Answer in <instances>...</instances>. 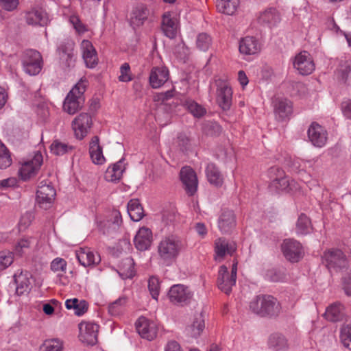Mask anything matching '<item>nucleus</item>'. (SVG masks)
<instances>
[{
	"label": "nucleus",
	"instance_id": "19",
	"mask_svg": "<svg viewBox=\"0 0 351 351\" xmlns=\"http://www.w3.org/2000/svg\"><path fill=\"white\" fill-rule=\"evenodd\" d=\"M75 255L80 264L84 267H94L101 261L99 254L89 247L80 248Z\"/></svg>",
	"mask_w": 351,
	"mask_h": 351
},
{
	"label": "nucleus",
	"instance_id": "23",
	"mask_svg": "<svg viewBox=\"0 0 351 351\" xmlns=\"http://www.w3.org/2000/svg\"><path fill=\"white\" fill-rule=\"evenodd\" d=\"M258 23L268 27L277 26L281 21V15L278 10L269 8L260 13Z\"/></svg>",
	"mask_w": 351,
	"mask_h": 351
},
{
	"label": "nucleus",
	"instance_id": "39",
	"mask_svg": "<svg viewBox=\"0 0 351 351\" xmlns=\"http://www.w3.org/2000/svg\"><path fill=\"white\" fill-rule=\"evenodd\" d=\"M313 229L310 219L304 214H301L295 225V232L298 235H306L311 232Z\"/></svg>",
	"mask_w": 351,
	"mask_h": 351
},
{
	"label": "nucleus",
	"instance_id": "35",
	"mask_svg": "<svg viewBox=\"0 0 351 351\" xmlns=\"http://www.w3.org/2000/svg\"><path fill=\"white\" fill-rule=\"evenodd\" d=\"M125 170L122 160H120L112 166H110L105 172V179L108 182L119 180Z\"/></svg>",
	"mask_w": 351,
	"mask_h": 351
},
{
	"label": "nucleus",
	"instance_id": "17",
	"mask_svg": "<svg viewBox=\"0 0 351 351\" xmlns=\"http://www.w3.org/2000/svg\"><path fill=\"white\" fill-rule=\"evenodd\" d=\"M236 280L237 278L230 274L226 266L221 265L219 267L217 284L221 291L227 295L230 294L236 284Z\"/></svg>",
	"mask_w": 351,
	"mask_h": 351
},
{
	"label": "nucleus",
	"instance_id": "11",
	"mask_svg": "<svg viewBox=\"0 0 351 351\" xmlns=\"http://www.w3.org/2000/svg\"><path fill=\"white\" fill-rule=\"evenodd\" d=\"M285 257L292 263L298 262L303 256V250L300 242L293 239L284 240L281 245Z\"/></svg>",
	"mask_w": 351,
	"mask_h": 351
},
{
	"label": "nucleus",
	"instance_id": "30",
	"mask_svg": "<svg viewBox=\"0 0 351 351\" xmlns=\"http://www.w3.org/2000/svg\"><path fill=\"white\" fill-rule=\"evenodd\" d=\"M261 50V45L258 39L253 36H246L239 43V51L245 55H254Z\"/></svg>",
	"mask_w": 351,
	"mask_h": 351
},
{
	"label": "nucleus",
	"instance_id": "20",
	"mask_svg": "<svg viewBox=\"0 0 351 351\" xmlns=\"http://www.w3.org/2000/svg\"><path fill=\"white\" fill-rule=\"evenodd\" d=\"M308 136L314 146L322 147L326 143L328 133L322 125L313 123L308 130Z\"/></svg>",
	"mask_w": 351,
	"mask_h": 351
},
{
	"label": "nucleus",
	"instance_id": "56",
	"mask_svg": "<svg viewBox=\"0 0 351 351\" xmlns=\"http://www.w3.org/2000/svg\"><path fill=\"white\" fill-rule=\"evenodd\" d=\"M66 261L62 258H55L51 263V269L54 272L65 273L66 269Z\"/></svg>",
	"mask_w": 351,
	"mask_h": 351
},
{
	"label": "nucleus",
	"instance_id": "62",
	"mask_svg": "<svg viewBox=\"0 0 351 351\" xmlns=\"http://www.w3.org/2000/svg\"><path fill=\"white\" fill-rule=\"evenodd\" d=\"M165 351H182V350L178 342L170 341L166 345Z\"/></svg>",
	"mask_w": 351,
	"mask_h": 351
},
{
	"label": "nucleus",
	"instance_id": "13",
	"mask_svg": "<svg viewBox=\"0 0 351 351\" xmlns=\"http://www.w3.org/2000/svg\"><path fill=\"white\" fill-rule=\"evenodd\" d=\"M293 65L302 75L311 74L315 69V64L311 55L306 51L297 54L293 60Z\"/></svg>",
	"mask_w": 351,
	"mask_h": 351
},
{
	"label": "nucleus",
	"instance_id": "48",
	"mask_svg": "<svg viewBox=\"0 0 351 351\" xmlns=\"http://www.w3.org/2000/svg\"><path fill=\"white\" fill-rule=\"evenodd\" d=\"M212 43L210 36L206 33H201L198 34L196 39V47L198 49L202 51H206Z\"/></svg>",
	"mask_w": 351,
	"mask_h": 351
},
{
	"label": "nucleus",
	"instance_id": "45",
	"mask_svg": "<svg viewBox=\"0 0 351 351\" xmlns=\"http://www.w3.org/2000/svg\"><path fill=\"white\" fill-rule=\"evenodd\" d=\"M127 303V298L125 296L120 297L114 302L110 304L108 311L112 315H118L124 310Z\"/></svg>",
	"mask_w": 351,
	"mask_h": 351
},
{
	"label": "nucleus",
	"instance_id": "58",
	"mask_svg": "<svg viewBox=\"0 0 351 351\" xmlns=\"http://www.w3.org/2000/svg\"><path fill=\"white\" fill-rule=\"evenodd\" d=\"M2 8L8 12L16 10L19 4V0H0Z\"/></svg>",
	"mask_w": 351,
	"mask_h": 351
},
{
	"label": "nucleus",
	"instance_id": "29",
	"mask_svg": "<svg viewBox=\"0 0 351 351\" xmlns=\"http://www.w3.org/2000/svg\"><path fill=\"white\" fill-rule=\"evenodd\" d=\"M88 151L90 157L93 163L96 165H102L106 162V158L103 154V148L100 145L99 136H94L90 138Z\"/></svg>",
	"mask_w": 351,
	"mask_h": 351
},
{
	"label": "nucleus",
	"instance_id": "53",
	"mask_svg": "<svg viewBox=\"0 0 351 351\" xmlns=\"http://www.w3.org/2000/svg\"><path fill=\"white\" fill-rule=\"evenodd\" d=\"M15 281L17 284V293L22 294L30 289L31 282L25 275L21 274L15 279Z\"/></svg>",
	"mask_w": 351,
	"mask_h": 351
},
{
	"label": "nucleus",
	"instance_id": "49",
	"mask_svg": "<svg viewBox=\"0 0 351 351\" xmlns=\"http://www.w3.org/2000/svg\"><path fill=\"white\" fill-rule=\"evenodd\" d=\"M350 71V66L348 62L341 64L335 73L337 80L341 83H346Z\"/></svg>",
	"mask_w": 351,
	"mask_h": 351
},
{
	"label": "nucleus",
	"instance_id": "43",
	"mask_svg": "<svg viewBox=\"0 0 351 351\" xmlns=\"http://www.w3.org/2000/svg\"><path fill=\"white\" fill-rule=\"evenodd\" d=\"M35 243V239L32 237H24L20 239L14 246L15 253L22 255Z\"/></svg>",
	"mask_w": 351,
	"mask_h": 351
},
{
	"label": "nucleus",
	"instance_id": "59",
	"mask_svg": "<svg viewBox=\"0 0 351 351\" xmlns=\"http://www.w3.org/2000/svg\"><path fill=\"white\" fill-rule=\"evenodd\" d=\"M33 215L31 213H25L21 218L19 221L20 229H25L33 220Z\"/></svg>",
	"mask_w": 351,
	"mask_h": 351
},
{
	"label": "nucleus",
	"instance_id": "10",
	"mask_svg": "<svg viewBox=\"0 0 351 351\" xmlns=\"http://www.w3.org/2000/svg\"><path fill=\"white\" fill-rule=\"evenodd\" d=\"M271 180L269 187L276 191L287 190L289 179L285 176L284 171L278 167H272L267 171Z\"/></svg>",
	"mask_w": 351,
	"mask_h": 351
},
{
	"label": "nucleus",
	"instance_id": "64",
	"mask_svg": "<svg viewBox=\"0 0 351 351\" xmlns=\"http://www.w3.org/2000/svg\"><path fill=\"white\" fill-rule=\"evenodd\" d=\"M178 144L182 149H186L189 145V139L184 135H180L178 136Z\"/></svg>",
	"mask_w": 351,
	"mask_h": 351
},
{
	"label": "nucleus",
	"instance_id": "50",
	"mask_svg": "<svg viewBox=\"0 0 351 351\" xmlns=\"http://www.w3.org/2000/svg\"><path fill=\"white\" fill-rule=\"evenodd\" d=\"M185 106L187 110L196 117H200L205 113V109L193 100H186L185 101Z\"/></svg>",
	"mask_w": 351,
	"mask_h": 351
},
{
	"label": "nucleus",
	"instance_id": "54",
	"mask_svg": "<svg viewBox=\"0 0 351 351\" xmlns=\"http://www.w3.org/2000/svg\"><path fill=\"white\" fill-rule=\"evenodd\" d=\"M69 22L73 25L76 33L79 35L84 34L88 31V27L79 19L77 16L72 15L69 18Z\"/></svg>",
	"mask_w": 351,
	"mask_h": 351
},
{
	"label": "nucleus",
	"instance_id": "8",
	"mask_svg": "<svg viewBox=\"0 0 351 351\" xmlns=\"http://www.w3.org/2000/svg\"><path fill=\"white\" fill-rule=\"evenodd\" d=\"M193 293L189 287L177 284L173 285L168 293V297L171 302L174 304L184 306L189 303Z\"/></svg>",
	"mask_w": 351,
	"mask_h": 351
},
{
	"label": "nucleus",
	"instance_id": "9",
	"mask_svg": "<svg viewBox=\"0 0 351 351\" xmlns=\"http://www.w3.org/2000/svg\"><path fill=\"white\" fill-rule=\"evenodd\" d=\"M322 260L330 270H337L344 268L347 265L346 256L340 250L332 249L325 252Z\"/></svg>",
	"mask_w": 351,
	"mask_h": 351
},
{
	"label": "nucleus",
	"instance_id": "31",
	"mask_svg": "<svg viewBox=\"0 0 351 351\" xmlns=\"http://www.w3.org/2000/svg\"><path fill=\"white\" fill-rule=\"evenodd\" d=\"M267 346L271 351H288L290 347L287 338L280 333L271 335L268 339Z\"/></svg>",
	"mask_w": 351,
	"mask_h": 351
},
{
	"label": "nucleus",
	"instance_id": "32",
	"mask_svg": "<svg viewBox=\"0 0 351 351\" xmlns=\"http://www.w3.org/2000/svg\"><path fill=\"white\" fill-rule=\"evenodd\" d=\"M236 225V219L232 210H223L218 222L219 229L222 232L226 233L230 231Z\"/></svg>",
	"mask_w": 351,
	"mask_h": 351
},
{
	"label": "nucleus",
	"instance_id": "18",
	"mask_svg": "<svg viewBox=\"0 0 351 351\" xmlns=\"http://www.w3.org/2000/svg\"><path fill=\"white\" fill-rule=\"evenodd\" d=\"M180 179L189 195H193L197 189L198 181L195 172L189 167H184L180 171Z\"/></svg>",
	"mask_w": 351,
	"mask_h": 351
},
{
	"label": "nucleus",
	"instance_id": "46",
	"mask_svg": "<svg viewBox=\"0 0 351 351\" xmlns=\"http://www.w3.org/2000/svg\"><path fill=\"white\" fill-rule=\"evenodd\" d=\"M12 164V158L9 150L0 141V169H6Z\"/></svg>",
	"mask_w": 351,
	"mask_h": 351
},
{
	"label": "nucleus",
	"instance_id": "63",
	"mask_svg": "<svg viewBox=\"0 0 351 351\" xmlns=\"http://www.w3.org/2000/svg\"><path fill=\"white\" fill-rule=\"evenodd\" d=\"M343 288L346 295L351 296V276L344 278Z\"/></svg>",
	"mask_w": 351,
	"mask_h": 351
},
{
	"label": "nucleus",
	"instance_id": "42",
	"mask_svg": "<svg viewBox=\"0 0 351 351\" xmlns=\"http://www.w3.org/2000/svg\"><path fill=\"white\" fill-rule=\"evenodd\" d=\"M134 261L132 258H126L122 261L119 266V274L123 279L132 278L135 275Z\"/></svg>",
	"mask_w": 351,
	"mask_h": 351
},
{
	"label": "nucleus",
	"instance_id": "24",
	"mask_svg": "<svg viewBox=\"0 0 351 351\" xmlns=\"http://www.w3.org/2000/svg\"><path fill=\"white\" fill-rule=\"evenodd\" d=\"M122 223V218L119 210H114L110 214L109 219L100 221L98 223V227L104 234H110L112 231H116Z\"/></svg>",
	"mask_w": 351,
	"mask_h": 351
},
{
	"label": "nucleus",
	"instance_id": "28",
	"mask_svg": "<svg viewBox=\"0 0 351 351\" xmlns=\"http://www.w3.org/2000/svg\"><path fill=\"white\" fill-rule=\"evenodd\" d=\"M169 71L166 67L156 66L149 74V84L153 88L162 86L169 79Z\"/></svg>",
	"mask_w": 351,
	"mask_h": 351
},
{
	"label": "nucleus",
	"instance_id": "52",
	"mask_svg": "<svg viewBox=\"0 0 351 351\" xmlns=\"http://www.w3.org/2000/svg\"><path fill=\"white\" fill-rule=\"evenodd\" d=\"M148 289L152 298L158 300L160 289V282L158 278L156 276L149 278L148 280Z\"/></svg>",
	"mask_w": 351,
	"mask_h": 351
},
{
	"label": "nucleus",
	"instance_id": "3",
	"mask_svg": "<svg viewBox=\"0 0 351 351\" xmlns=\"http://www.w3.org/2000/svg\"><path fill=\"white\" fill-rule=\"evenodd\" d=\"M250 308L261 316H274L279 312V303L271 295H259L251 301Z\"/></svg>",
	"mask_w": 351,
	"mask_h": 351
},
{
	"label": "nucleus",
	"instance_id": "38",
	"mask_svg": "<svg viewBox=\"0 0 351 351\" xmlns=\"http://www.w3.org/2000/svg\"><path fill=\"white\" fill-rule=\"evenodd\" d=\"M128 213L134 221H139L144 215L143 207L136 199H131L128 202Z\"/></svg>",
	"mask_w": 351,
	"mask_h": 351
},
{
	"label": "nucleus",
	"instance_id": "25",
	"mask_svg": "<svg viewBox=\"0 0 351 351\" xmlns=\"http://www.w3.org/2000/svg\"><path fill=\"white\" fill-rule=\"evenodd\" d=\"M80 48L86 66L94 68L98 63V58L97 51L91 42L88 40H82Z\"/></svg>",
	"mask_w": 351,
	"mask_h": 351
},
{
	"label": "nucleus",
	"instance_id": "36",
	"mask_svg": "<svg viewBox=\"0 0 351 351\" xmlns=\"http://www.w3.org/2000/svg\"><path fill=\"white\" fill-rule=\"evenodd\" d=\"M148 16V10L144 6H138L133 9L130 14V24L134 27L142 25Z\"/></svg>",
	"mask_w": 351,
	"mask_h": 351
},
{
	"label": "nucleus",
	"instance_id": "22",
	"mask_svg": "<svg viewBox=\"0 0 351 351\" xmlns=\"http://www.w3.org/2000/svg\"><path fill=\"white\" fill-rule=\"evenodd\" d=\"M25 21L30 25L45 26L49 22V16L42 8H34L26 12Z\"/></svg>",
	"mask_w": 351,
	"mask_h": 351
},
{
	"label": "nucleus",
	"instance_id": "5",
	"mask_svg": "<svg viewBox=\"0 0 351 351\" xmlns=\"http://www.w3.org/2000/svg\"><path fill=\"white\" fill-rule=\"evenodd\" d=\"M217 87L216 101L219 106L224 110H228L232 104V90L229 82L221 78L215 80Z\"/></svg>",
	"mask_w": 351,
	"mask_h": 351
},
{
	"label": "nucleus",
	"instance_id": "37",
	"mask_svg": "<svg viewBox=\"0 0 351 351\" xmlns=\"http://www.w3.org/2000/svg\"><path fill=\"white\" fill-rule=\"evenodd\" d=\"M326 319L330 322H337L343 316V306L340 303H334L329 306L324 313Z\"/></svg>",
	"mask_w": 351,
	"mask_h": 351
},
{
	"label": "nucleus",
	"instance_id": "21",
	"mask_svg": "<svg viewBox=\"0 0 351 351\" xmlns=\"http://www.w3.org/2000/svg\"><path fill=\"white\" fill-rule=\"evenodd\" d=\"M42 162V155L37 154L32 160L24 162L19 170L21 179L27 180L35 176L40 169Z\"/></svg>",
	"mask_w": 351,
	"mask_h": 351
},
{
	"label": "nucleus",
	"instance_id": "12",
	"mask_svg": "<svg viewBox=\"0 0 351 351\" xmlns=\"http://www.w3.org/2000/svg\"><path fill=\"white\" fill-rule=\"evenodd\" d=\"M99 325L90 322H82L79 324L80 340L88 345H95L97 341Z\"/></svg>",
	"mask_w": 351,
	"mask_h": 351
},
{
	"label": "nucleus",
	"instance_id": "44",
	"mask_svg": "<svg viewBox=\"0 0 351 351\" xmlns=\"http://www.w3.org/2000/svg\"><path fill=\"white\" fill-rule=\"evenodd\" d=\"M63 342L58 339H47L40 348V351H62Z\"/></svg>",
	"mask_w": 351,
	"mask_h": 351
},
{
	"label": "nucleus",
	"instance_id": "55",
	"mask_svg": "<svg viewBox=\"0 0 351 351\" xmlns=\"http://www.w3.org/2000/svg\"><path fill=\"white\" fill-rule=\"evenodd\" d=\"M341 340L346 347L351 350V326L347 325L341 328Z\"/></svg>",
	"mask_w": 351,
	"mask_h": 351
},
{
	"label": "nucleus",
	"instance_id": "14",
	"mask_svg": "<svg viewBox=\"0 0 351 351\" xmlns=\"http://www.w3.org/2000/svg\"><path fill=\"white\" fill-rule=\"evenodd\" d=\"M179 29V16L174 12H166L162 15V29L166 36L174 38Z\"/></svg>",
	"mask_w": 351,
	"mask_h": 351
},
{
	"label": "nucleus",
	"instance_id": "57",
	"mask_svg": "<svg viewBox=\"0 0 351 351\" xmlns=\"http://www.w3.org/2000/svg\"><path fill=\"white\" fill-rule=\"evenodd\" d=\"M119 80L121 82H128L132 80L130 66L129 64L124 63L120 67V75Z\"/></svg>",
	"mask_w": 351,
	"mask_h": 351
},
{
	"label": "nucleus",
	"instance_id": "15",
	"mask_svg": "<svg viewBox=\"0 0 351 351\" xmlns=\"http://www.w3.org/2000/svg\"><path fill=\"white\" fill-rule=\"evenodd\" d=\"M237 250L236 243L225 238H219L215 241V260L221 262L227 255L232 256Z\"/></svg>",
	"mask_w": 351,
	"mask_h": 351
},
{
	"label": "nucleus",
	"instance_id": "60",
	"mask_svg": "<svg viewBox=\"0 0 351 351\" xmlns=\"http://www.w3.org/2000/svg\"><path fill=\"white\" fill-rule=\"evenodd\" d=\"M341 110L343 115L348 118L351 119V101L346 100L342 102L341 104Z\"/></svg>",
	"mask_w": 351,
	"mask_h": 351
},
{
	"label": "nucleus",
	"instance_id": "33",
	"mask_svg": "<svg viewBox=\"0 0 351 351\" xmlns=\"http://www.w3.org/2000/svg\"><path fill=\"white\" fill-rule=\"evenodd\" d=\"M204 313H199L194 315L191 325L186 328L188 333L193 337H199L205 328Z\"/></svg>",
	"mask_w": 351,
	"mask_h": 351
},
{
	"label": "nucleus",
	"instance_id": "27",
	"mask_svg": "<svg viewBox=\"0 0 351 351\" xmlns=\"http://www.w3.org/2000/svg\"><path fill=\"white\" fill-rule=\"evenodd\" d=\"M134 243L137 250L145 251L149 249L152 243V232L146 227L141 228L137 232Z\"/></svg>",
	"mask_w": 351,
	"mask_h": 351
},
{
	"label": "nucleus",
	"instance_id": "4",
	"mask_svg": "<svg viewBox=\"0 0 351 351\" xmlns=\"http://www.w3.org/2000/svg\"><path fill=\"white\" fill-rule=\"evenodd\" d=\"M23 71L29 75H38L43 66L41 54L36 50H27L23 56Z\"/></svg>",
	"mask_w": 351,
	"mask_h": 351
},
{
	"label": "nucleus",
	"instance_id": "47",
	"mask_svg": "<svg viewBox=\"0 0 351 351\" xmlns=\"http://www.w3.org/2000/svg\"><path fill=\"white\" fill-rule=\"evenodd\" d=\"M50 149L51 153L53 154L60 156L67 153L69 150H71L72 147L65 143L56 140L51 145Z\"/></svg>",
	"mask_w": 351,
	"mask_h": 351
},
{
	"label": "nucleus",
	"instance_id": "7",
	"mask_svg": "<svg viewBox=\"0 0 351 351\" xmlns=\"http://www.w3.org/2000/svg\"><path fill=\"white\" fill-rule=\"evenodd\" d=\"M56 190L50 182L41 181L36 191V202L45 209L49 208L54 200Z\"/></svg>",
	"mask_w": 351,
	"mask_h": 351
},
{
	"label": "nucleus",
	"instance_id": "2",
	"mask_svg": "<svg viewBox=\"0 0 351 351\" xmlns=\"http://www.w3.org/2000/svg\"><path fill=\"white\" fill-rule=\"evenodd\" d=\"M88 84L86 79L82 78L70 90L64 99L63 108L70 114H75L81 108L84 101L83 95Z\"/></svg>",
	"mask_w": 351,
	"mask_h": 351
},
{
	"label": "nucleus",
	"instance_id": "51",
	"mask_svg": "<svg viewBox=\"0 0 351 351\" xmlns=\"http://www.w3.org/2000/svg\"><path fill=\"white\" fill-rule=\"evenodd\" d=\"M14 261V254L9 250L0 251V270H4Z\"/></svg>",
	"mask_w": 351,
	"mask_h": 351
},
{
	"label": "nucleus",
	"instance_id": "26",
	"mask_svg": "<svg viewBox=\"0 0 351 351\" xmlns=\"http://www.w3.org/2000/svg\"><path fill=\"white\" fill-rule=\"evenodd\" d=\"M274 109L276 118L283 121L288 119L293 112V105L291 101L287 99H276L274 103Z\"/></svg>",
	"mask_w": 351,
	"mask_h": 351
},
{
	"label": "nucleus",
	"instance_id": "16",
	"mask_svg": "<svg viewBox=\"0 0 351 351\" xmlns=\"http://www.w3.org/2000/svg\"><path fill=\"white\" fill-rule=\"evenodd\" d=\"M136 328L138 333L142 338L149 341L153 340L157 335L156 324L145 317H141L136 322Z\"/></svg>",
	"mask_w": 351,
	"mask_h": 351
},
{
	"label": "nucleus",
	"instance_id": "40",
	"mask_svg": "<svg viewBox=\"0 0 351 351\" xmlns=\"http://www.w3.org/2000/svg\"><path fill=\"white\" fill-rule=\"evenodd\" d=\"M206 173L208 182L216 186H220L223 184V177L217 168V167L213 164H208L206 167Z\"/></svg>",
	"mask_w": 351,
	"mask_h": 351
},
{
	"label": "nucleus",
	"instance_id": "34",
	"mask_svg": "<svg viewBox=\"0 0 351 351\" xmlns=\"http://www.w3.org/2000/svg\"><path fill=\"white\" fill-rule=\"evenodd\" d=\"M239 4V0H216V8L218 12L227 15H233Z\"/></svg>",
	"mask_w": 351,
	"mask_h": 351
},
{
	"label": "nucleus",
	"instance_id": "61",
	"mask_svg": "<svg viewBox=\"0 0 351 351\" xmlns=\"http://www.w3.org/2000/svg\"><path fill=\"white\" fill-rule=\"evenodd\" d=\"M173 96V91L168 90L165 93H161L157 95L156 97V99L158 101H161L163 103V102L169 100Z\"/></svg>",
	"mask_w": 351,
	"mask_h": 351
},
{
	"label": "nucleus",
	"instance_id": "41",
	"mask_svg": "<svg viewBox=\"0 0 351 351\" xmlns=\"http://www.w3.org/2000/svg\"><path fill=\"white\" fill-rule=\"evenodd\" d=\"M65 306L67 309H73L75 315L80 316L88 310V304L84 300H79L77 298L68 299L65 301Z\"/></svg>",
	"mask_w": 351,
	"mask_h": 351
},
{
	"label": "nucleus",
	"instance_id": "1",
	"mask_svg": "<svg viewBox=\"0 0 351 351\" xmlns=\"http://www.w3.org/2000/svg\"><path fill=\"white\" fill-rule=\"evenodd\" d=\"M184 246L182 241L174 237H165L158 246L160 258L167 265L171 264L178 256Z\"/></svg>",
	"mask_w": 351,
	"mask_h": 351
},
{
	"label": "nucleus",
	"instance_id": "6",
	"mask_svg": "<svg viewBox=\"0 0 351 351\" xmlns=\"http://www.w3.org/2000/svg\"><path fill=\"white\" fill-rule=\"evenodd\" d=\"M93 125L91 116L85 112L80 113L72 121L71 126L75 138L84 139L88 134Z\"/></svg>",
	"mask_w": 351,
	"mask_h": 351
}]
</instances>
